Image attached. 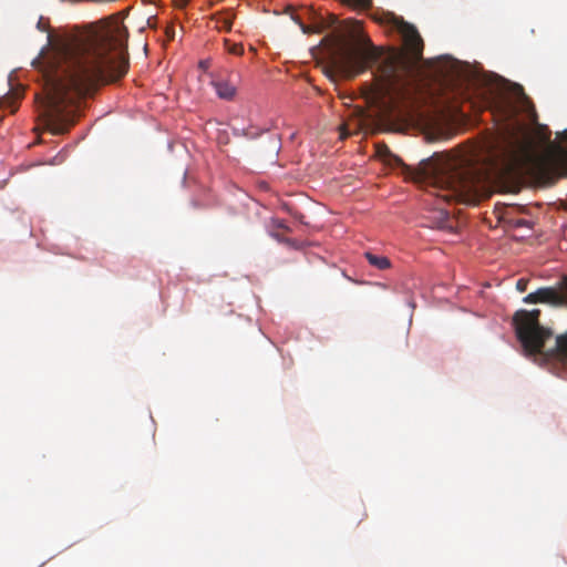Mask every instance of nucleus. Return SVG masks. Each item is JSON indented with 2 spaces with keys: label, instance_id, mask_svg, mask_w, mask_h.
Masks as SVG:
<instances>
[{
  "label": "nucleus",
  "instance_id": "obj_6",
  "mask_svg": "<svg viewBox=\"0 0 567 567\" xmlns=\"http://www.w3.org/2000/svg\"><path fill=\"white\" fill-rule=\"evenodd\" d=\"M539 309L518 310L513 317L517 339L528 355L543 353L546 340L551 338L553 331L539 323Z\"/></svg>",
  "mask_w": 567,
  "mask_h": 567
},
{
  "label": "nucleus",
  "instance_id": "obj_13",
  "mask_svg": "<svg viewBox=\"0 0 567 567\" xmlns=\"http://www.w3.org/2000/svg\"><path fill=\"white\" fill-rule=\"evenodd\" d=\"M408 177L422 187L425 182V161L420 162L417 169L409 168Z\"/></svg>",
  "mask_w": 567,
  "mask_h": 567
},
{
  "label": "nucleus",
  "instance_id": "obj_10",
  "mask_svg": "<svg viewBox=\"0 0 567 567\" xmlns=\"http://www.w3.org/2000/svg\"><path fill=\"white\" fill-rule=\"evenodd\" d=\"M377 155L389 165H401L402 161L400 157L394 155L386 144L379 143L375 145Z\"/></svg>",
  "mask_w": 567,
  "mask_h": 567
},
{
  "label": "nucleus",
  "instance_id": "obj_18",
  "mask_svg": "<svg viewBox=\"0 0 567 567\" xmlns=\"http://www.w3.org/2000/svg\"><path fill=\"white\" fill-rule=\"evenodd\" d=\"M523 301L525 303H539L537 290L524 297Z\"/></svg>",
  "mask_w": 567,
  "mask_h": 567
},
{
  "label": "nucleus",
  "instance_id": "obj_15",
  "mask_svg": "<svg viewBox=\"0 0 567 567\" xmlns=\"http://www.w3.org/2000/svg\"><path fill=\"white\" fill-rule=\"evenodd\" d=\"M343 4L354 10H369L372 8V0H340Z\"/></svg>",
  "mask_w": 567,
  "mask_h": 567
},
{
  "label": "nucleus",
  "instance_id": "obj_8",
  "mask_svg": "<svg viewBox=\"0 0 567 567\" xmlns=\"http://www.w3.org/2000/svg\"><path fill=\"white\" fill-rule=\"evenodd\" d=\"M539 303L567 308V276H563L555 286L537 289Z\"/></svg>",
  "mask_w": 567,
  "mask_h": 567
},
{
  "label": "nucleus",
  "instance_id": "obj_21",
  "mask_svg": "<svg viewBox=\"0 0 567 567\" xmlns=\"http://www.w3.org/2000/svg\"><path fill=\"white\" fill-rule=\"evenodd\" d=\"M11 103V99L8 96H4L0 100V107H4L7 104Z\"/></svg>",
  "mask_w": 567,
  "mask_h": 567
},
{
  "label": "nucleus",
  "instance_id": "obj_7",
  "mask_svg": "<svg viewBox=\"0 0 567 567\" xmlns=\"http://www.w3.org/2000/svg\"><path fill=\"white\" fill-rule=\"evenodd\" d=\"M561 143L550 142L547 152L542 156L536 171L546 184H554L558 178L567 176V130L557 134Z\"/></svg>",
  "mask_w": 567,
  "mask_h": 567
},
{
  "label": "nucleus",
  "instance_id": "obj_19",
  "mask_svg": "<svg viewBox=\"0 0 567 567\" xmlns=\"http://www.w3.org/2000/svg\"><path fill=\"white\" fill-rule=\"evenodd\" d=\"M527 286H528V279H526V278H520L516 282V289L519 292H525L527 289Z\"/></svg>",
  "mask_w": 567,
  "mask_h": 567
},
{
  "label": "nucleus",
  "instance_id": "obj_20",
  "mask_svg": "<svg viewBox=\"0 0 567 567\" xmlns=\"http://www.w3.org/2000/svg\"><path fill=\"white\" fill-rule=\"evenodd\" d=\"M293 20L296 22H298V24L300 25L301 30L303 33H309L310 32V28L306 24H303L301 21H299L297 18H293Z\"/></svg>",
  "mask_w": 567,
  "mask_h": 567
},
{
  "label": "nucleus",
  "instance_id": "obj_12",
  "mask_svg": "<svg viewBox=\"0 0 567 567\" xmlns=\"http://www.w3.org/2000/svg\"><path fill=\"white\" fill-rule=\"evenodd\" d=\"M364 257L367 258V260L369 261V264L380 270H384V269H388L390 268L391 266V261L388 257L385 256H378V255H374L370 251H367L364 254Z\"/></svg>",
  "mask_w": 567,
  "mask_h": 567
},
{
  "label": "nucleus",
  "instance_id": "obj_14",
  "mask_svg": "<svg viewBox=\"0 0 567 567\" xmlns=\"http://www.w3.org/2000/svg\"><path fill=\"white\" fill-rule=\"evenodd\" d=\"M554 352L560 360L567 362V331L556 337Z\"/></svg>",
  "mask_w": 567,
  "mask_h": 567
},
{
  "label": "nucleus",
  "instance_id": "obj_22",
  "mask_svg": "<svg viewBox=\"0 0 567 567\" xmlns=\"http://www.w3.org/2000/svg\"><path fill=\"white\" fill-rule=\"evenodd\" d=\"M38 29L41 30V31H45V25L42 21V18H40L39 22H38Z\"/></svg>",
  "mask_w": 567,
  "mask_h": 567
},
{
  "label": "nucleus",
  "instance_id": "obj_3",
  "mask_svg": "<svg viewBox=\"0 0 567 567\" xmlns=\"http://www.w3.org/2000/svg\"><path fill=\"white\" fill-rule=\"evenodd\" d=\"M472 74L467 65L444 55L427 59V143L447 138L452 127L467 117V111L492 110L494 102L484 99L477 105L468 93Z\"/></svg>",
  "mask_w": 567,
  "mask_h": 567
},
{
  "label": "nucleus",
  "instance_id": "obj_17",
  "mask_svg": "<svg viewBox=\"0 0 567 567\" xmlns=\"http://www.w3.org/2000/svg\"><path fill=\"white\" fill-rule=\"evenodd\" d=\"M512 225L514 227H526V228H532L533 227L532 221H529L527 219H523V218L512 219Z\"/></svg>",
  "mask_w": 567,
  "mask_h": 567
},
{
  "label": "nucleus",
  "instance_id": "obj_2",
  "mask_svg": "<svg viewBox=\"0 0 567 567\" xmlns=\"http://www.w3.org/2000/svg\"><path fill=\"white\" fill-rule=\"evenodd\" d=\"M375 21L389 24L402 41L401 49H384L369 37L358 38L357 48H341L332 68L339 75L352 79L374 68L373 82L363 89L365 102L379 117L398 118L406 126L425 134V61L423 39L417 29L393 13H383Z\"/></svg>",
  "mask_w": 567,
  "mask_h": 567
},
{
  "label": "nucleus",
  "instance_id": "obj_1",
  "mask_svg": "<svg viewBox=\"0 0 567 567\" xmlns=\"http://www.w3.org/2000/svg\"><path fill=\"white\" fill-rule=\"evenodd\" d=\"M126 11L101 20L80 38L53 40L32 65L43 78L41 92L34 94L38 126L53 135L65 134L75 124L83 97L96 84L121 80L128 70L126 43L128 31L123 24Z\"/></svg>",
  "mask_w": 567,
  "mask_h": 567
},
{
  "label": "nucleus",
  "instance_id": "obj_5",
  "mask_svg": "<svg viewBox=\"0 0 567 567\" xmlns=\"http://www.w3.org/2000/svg\"><path fill=\"white\" fill-rule=\"evenodd\" d=\"M491 148V169L496 187L503 193H517L520 171L532 158V142L526 136L507 131Z\"/></svg>",
  "mask_w": 567,
  "mask_h": 567
},
{
  "label": "nucleus",
  "instance_id": "obj_9",
  "mask_svg": "<svg viewBox=\"0 0 567 567\" xmlns=\"http://www.w3.org/2000/svg\"><path fill=\"white\" fill-rule=\"evenodd\" d=\"M213 85L215 87L217 95L220 99L231 100L236 94L235 85L230 84L227 81H221V80L214 81Z\"/></svg>",
  "mask_w": 567,
  "mask_h": 567
},
{
  "label": "nucleus",
  "instance_id": "obj_16",
  "mask_svg": "<svg viewBox=\"0 0 567 567\" xmlns=\"http://www.w3.org/2000/svg\"><path fill=\"white\" fill-rule=\"evenodd\" d=\"M227 51L234 55H241L244 53V47L240 43H231L229 40H225Z\"/></svg>",
  "mask_w": 567,
  "mask_h": 567
},
{
  "label": "nucleus",
  "instance_id": "obj_4",
  "mask_svg": "<svg viewBox=\"0 0 567 567\" xmlns=\"http://www.w3.org/2000/svg\"><path fill=\"white\" fill-rule=\"evenodd\" d=\"M427 196L445 202L476 204L484 193L485 175L465 161L435 152L427 157Z\"/></svg>",
  "mask_w": 567,
  "mask_h": 567
},
{
  "label": "nucleus",
  "instance_id": "obj_11",
  "mask_svg": "<svg viewBox=\"0 0 567 567\" xmlns=\"http://www.w3.org/2000/svg\"><path fill=\"white\" fill-rule=\"evenodd\" d=\"M235 14L228 10L225 12H218L213 17V20L216 22V28L224 31H230L233 25V20Z\"/></svg>",
  "mask_w": 567,
  "mask_h": 567
}]
</instances>
